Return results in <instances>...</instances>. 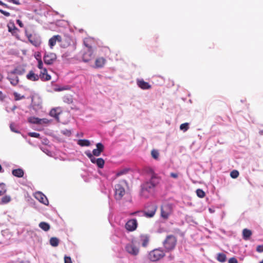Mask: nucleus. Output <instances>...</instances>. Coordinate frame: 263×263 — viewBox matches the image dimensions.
Here are the masks:
<instances>
[{
  "label": "nucleus",
  "mask_w": 263,
  "mask_h": 263,
  "mask_svg": "<svg viewBox=\"0 0 263 263\" xmlns=\"http://www.w3.org/2000/svg\"><path fill=\"white\" fill-rule=\"evenodd\" d=\"M57 59V55L55 53L50 52L45 53L43 57V60L45 64L47 65H51Z\"/></svg>",
  "instance_id": "obj_10"
},
{
  "label": "nucleus",
  "mask_w": 263,
  "mask_h": 263,
  "mask_svg": "<svg viewBox=\"0 0 263 263\" xmlns=\"http://www.w3.org/2000/svg\"><path fill=\"white\" fill-rule=\"evenodd\" d=\"M165 256V253L161 248L155 249L148 254V258L152 261L160 260Z\"/></svg>",
  "instance_id": "obj_6"
},
{
  "label": "nucleus",
  "mask_w": 263,
  "mask_h": 263,
  "mask_svg": "<svg viewBox=\"0 0 263 263\" xmlns=\"http://www.w3.org/2000/svg\"><path fill=\"white\" fill-rule=\"evenodd\" d=\"M85 45L88 48V49L85 51L82 55V60L84 62H88L92 60L94 57L93 50L91 46L88 45L86 41H84Z\"/></svg>",
  "instance_id": "obj_7"
},
{
  "label": "nucleus",
  "mask_w": 263,
  "mask_h": 263,
  "mask_svg": "<svg viewBox=\"0 0 263 263\" xmlns=\"http://www.w3.org/2000/svg\"><path fill=\"white\" fill-rule=\"evenodd\" d=\"M40 119L37 117H31L28 118L29 122L32 124H40Z\"/></svg>",
  "instance_id": "obj_30"
},
{
  "label": "nucleus",
  "mask_w": 263,
  "mask_h": 263,
  "mask_svg": "<svg viewBox=\"0 0 263 263\" xmlns=\"http://www.w3.org/2000/svg\"><path fill=\"white\" fill-rule=\"evenodd\" d=\"M252 235V232L251 230L247 229H245L242 231L243 238L245 240H248Z\"/></svg>",
  "instance_id": "obj_23"
},
{
  "label": "nucleus",
  "mask_w": 263,
  "mask_h": 263,
  "mask_svg": "<svg viewBox=\"0 0 263 263\" xmlns=\"http://www.w3.org/2000/svg\"><path fill=\"white\" fill-rule=\"evenodd\" d=\"M126 185V182L122 180L115 185V198L117 200H120L125 195Z\"/></svg>",
  "instance_id": "obj_4"
},
{
  "label": "nucleus",
  "mask_w": 263,
  "mask_h": 263,
  "mask_svg": "<svg viewBox=\"0 0 263 263\" xmlns=\"http://www.w3.org/2000/svg\"><path fill=\"white\" fill-rule=\"evenodd\" d=\"M126 251L130 255L136 256L139 254V249L133 241L127 243L125 246Z\"/></svg>",
  "instance_id": "obj_8"
},
{
  "label": "nucleus",
  "mask_w": 263,
  "mask_h": 263,
  "mask_svg": "<svg viewBox=\"0 0 263 263\" xmlns=\"http://www.w3.org/2000/svg\"><path fill=\"white\" fill-rule=\"evenodd\" d=\"M137 220L136 219H132L127 221L125 224V228L129 231H133L137 229Z\"/></svg>",
  "instance_id": "obj_12"
},
{
  "label": "nucleus",
  "mask_w": 263,
  "mask_h": 263,
  "mask_svg": "<svg viewBox=\"0 0 263 263\" xmlns=\"http://www.w3.org/2000/svg\"><path fill=\"white\" fill-rule=\"evenodd\" d=\"M10 129L12 131L15 132V133H18L17 130H16L14 128V125L13 124H11L10 126Z\"/></svg>",
  "instance_id": "obj_51"
},
{
  "label": "nucleus",
  "mask_w": 263,
  "mask_h": 263,
  "mask_svg": "<svg viewBox=\"0 0 263 263\" xmlns=\"http://www.w3.org/2000/svg\"><path fill=\"white\" fill-rule=\"evenodd\" d=\"M40 120L41 121H40V124H48L50 123L49 120H48L47 119H40Z\"/></svg>",
  "instance_id": "obj_40"
},
{
  "label": "nucleus",
  "mask_w": 263,
  "mask_h": 263,
  "mask_svg": "<svg viewBox=\"0 0 263 263\" xmlns=\"http://www.w3.org/2000/svg\"><path fill=\"white\" fill-rule=\"evenodd\" d=\"M2 79H3V76H2V75L0 73V81H2Z\"/></svg>",
  "instance_id": "obj_58"
},
{
  "label": "nucleus",
  "mask_w": 263,
  "mask_h": 263,
  "mask_svg": "<svg viewBox=\"0 0 263 263\" xmlns=\"http://www.w3.org/2000/svg\"><path fill=\"white\" fill-rule=\"evenodd\" d=\"M37 67L40 69L39 77L42 81L46 82L50 81L51 79V77L48 73L47 69L43 67V63L41 59L37 58Z\"/></svg>",
  "instance_id": "obj_3"
},
{
  "label": "nucleus",
  "mask_w": 263,
  "mask_h": 263,
  "mask_svg": "<svg viewBox=\"0 0 263 263\" xmlns=\"http://www.w3.org/2000/svg\"><path fill=\"white\" fill-rule=\"evenodd\" d=\"M0 12L6 16H9L10 15L9 12L5 11L2 9H0Z\"/></svg>",
  "instance_id": "obj_46"
},
{
  "label": "nucleus",
  "mask_w": 263,
  "mask_h": 263,
  "mask_svg": "<svg viewBox=\"0 0 263 263\" xmlns=\"http://www.w3.org/2000/svg\"><path fill=\"white\" fill-rule=\"evenodd\" d=\"M26 78L28 80L31 81H37L40 79L39 75L35 73L33 70L29 71L28 73L26 75Z\"/></svg>",
  "instance_id": "obj_18"
},
{
  "label": "nucleus",
  "mask_w": 263,
  "mask_h": 263,
  "mask_svg": "<svg viewBox=\"0 0 263 263\" xmlns=\"http://www.w3.org/2000/svg\"><path fill=\"white\" fill-rule=\"evenodd\" d=\"M85 154L92 163H96V164H104L105 161L102 158H96L95 156L93 155L90 152H86Z\"/></svg>",
  "instance_id": "obj_11"
},
{
  "label": "nucleus",
  "mask_w": 263,
  "mask_h": 263,
  "mask_svg": "<svg viewBox=\"0 0 263 263\" xmlns=\"http://www.w3.org/2000/svg\"><path fill=\"white\" fill-rule=\"evenodd\" d=\"M259 134L263 135V129L259 131Z\"/></svg>",
  "instance_id": "obj_57"
},
{
  "label": "nucleus",
  "mask_w": 263,
  "mask_h": 263,
  "mask_svg": "<svg viewBox=\"0 0 263 263\" xmlns=\"http://www.w3.org/2000/svg\"><path fill=\"white\" fill-rule=\"evenodd\" d=\"M13 95H14V99L15 101L20 100L25 98L24 96H21V95L18 94V93H17L16 92H14Z\"/></svg>",
  "instance_id": "obj_38"
},
{
  "label": "nucleus",
  "mask_w": 263,
  "mask_h": 263,
  "mask_svg": "<svg viewBox=\"0 0 263 263\" xmlns=\"http://www.w3.org/2000/svg\"><path fill=\"white\" fill-rule=\"evenodd\" d=\"M217 260L220 262H224L226 261V255L222 253H219L217 254Z\"/></svg>",
  "instance_id": "obj_25"
},
{
  "label": "nucleus",
  "mask_w": 263,
  "mask_h": 263,
  "mask_svg": "<svg viewBox=\"0 0 263 263\" xmlns=\"http://www.w3.org/2000/svg\"><path fill=\"white\" fill-rule=\"evenodd\" d=\"M6 191V184L4 183H0V196L4 195Z\"/></svg>",
  "instance_id": "obj_31"
},
{
  "label": "nucleus",
  "mask_w": 263,
  "mask_h": 263,
  "mask_svg": "<svg viewBox=\"0 0 263 263\" xmlns=\"http://www.w3.org/2000/svg\"><path fill=\"white\" fill-rule=\"evenodd\" d=\"M11 200V198L9 196H5L2 198L1 202L2 203H7Z\"/></svg>",
  "instance_id": "obj_36"
},
{
  "label": "nucleus",
  "mask_w": 263,
  "mask_h": 263,
  "mask_svg": "<svg viewBox=\"0 0 263 263\" xmlns=\"http://www.w3.org/2000/svg\"><path fill=\"white\" fill-rule=\"evenodd\" d=\"M16 108V106L15 105L13 106V107L12 108V110H14Z\"/></svg>",
  "instance_id": "obj_55"
},
{
  "label": "nucleus",
  "mask_w": 263,
  "mask_h": 263,
  "mask_svg": "<svg viewBox=\"0 0 263 263\" xmlns=\"http://www.w3.org/2000/svg\"><path fill=\"white\" fill-rule=\"evenodd\" d=\"M35 198L38 200L40 202L45 205L48 204V200L46 196L41 192H37L34 194Z\"/></svg>",
  "instance_id": "obj_13"
},
{
  "label": "nucleus",
  "mask_w": 263,
  "mask_h": 263,
  "mask_svg": "<svg viewBox=\"0 0 263 263\" xmlns=\"http://www.w3.org/2000/svg\"><path fill=\"white\" fill-rule=\"evenodd\" d=\"M28 135L31 137H34V138H39L40 136V135L39 133H35V132L29 133Z\"/></svg>",
  "instance_id": "obj_39"
},
{
  "label": "nucleus",
  "mask_w": 263,
  "mask_h": 263,
  "mask_svg": "<svg viewBox=\"0 0 263 263\" xmlns=\"http://www.w3.org/2000/svg\"><path fill=\"white\" fill-rule=\"evenodd\" d=\"M8 31L12 34H14L18 31L17 28L15 27L13 23H9L7 25Z\"/></svg>",
  "instance_id": "obj_21"
},
{
  "label": "nucleus",
  "mask_w": 263,
  "mask_h": 263,
  "mask_svg": "<svg viewBox=\"0 0 263 263\" xmlns=\"http://www.w3.org/2000/svg\"><path fill=\"white\" fill-rule=\"evenodd\" d=\"M259 263H263V260L261 261Z\"/></svg>",
  "instance_id": "obj_60"
},
{
  "label": "nucleus",
  "mask_w": 263,
  "mask_h": 263,
  "mask_svg": "<svg viewBox=\"0 0 263 263\" xmlns=\"http://www.w3.org/2000/svg\"><path fill=\"white\" fill-rule=\"evenodd\" d=\"M50 115L56 119L59 118V114L57 112L56 110L52 109L50 112Z\"/></svg>",
  "instance_id": "obj_37"
},
{
  "label": "nucleus",
  "mask_w": 263,
  "mask_h": 263,
  "mask_svg": "<svg viewBox=\"0 0 263 263\" xmlns=\"http://www.w3.org/2000/svg\"><path fill=\"white\" fill-rule=\"evenodd\" d=\"M11 73H13V74L17 76V75H22L25 72L24 69H19V68H15L13 70L10 71Z\"/></svg>",
  "instance_id": "obj_29"
},
{
  "label": "nucleus",
  "mask_w": 263,
  "mask_h": 263,
  "mask_svg": "<svg viewBox=\"0 0 263 263\" xmlns=\"http://www.w3.org/2000/svg\"><path fill=\"white\" fill-rule=\"evenodd\" d=\"M189 128V124L188 123H184L181 124L180 125V130L183 131L184 132L187 131Z\"/></svg>",
  "instance_id": "obj_32"
},
{
  "label": "nucleus",
  "mask_w": 263,
  "mask_h": 263,
  "mask_svg": "<svg viewBox=\"0 0 263 263\" xmlns=\"http://www.w3.org/2000/svg\"><path fill=\"white\" fill-rule=\"evenodd\" d=\"M61 133L67 136H70L71 134V132L68 129H65L61 131Z\"/></svg>",
  "instance_id": "obj_41"
},
{
  "label": "nucleus",
  "mask_w": 263,
  "mask_h": 263,
  "mask_svg": "<svg viewBox=\"0 0 263 263\" xmlns=\"http://www.w3.org/2000/svg\"><path fill=\"white\" fill-rule=\"evenodd\" d=\"M170 175L172 177L174 178H177L178 177V174L177 173H171Z\"/></svg>",
  "instance_id": "obj_52"
},
{
  "label": "nucleus",
  "mask_w": 263,
  "mask_h": 263,
  "mask_svg": "<svg viewBox=\"0 0 263 263\" xmlns=\"http://www.w3.org/2000/svg\"><path fill=\"white\" fill-rule=\"evenodd\" d=\"M196 192L197 196L199 197V198H203L205 196V193L201 189H197Z\"/></svg>",
  "instance_id": "obj_33"
},
{
  "label": "nucleus",
  "mask_w": 263,
  "mask_h": 263,
  "mask_svg": "<svg viewBox=\"0 0 263 263\" xmlns=\"http://www.w3.org/2000/svg\"><path fill=\"white\" fill-rule=\"evenodd\" d=\"M59 239L57 237H51L50 239V244L52 247H55L59 245Z\"/></svg>",
  "instance_id": "obj_28"
},
{
  "label": "nucleus",
  "mask_w": 263,
  "mask_h": 263,
  "mask_svg": "<svg viewBox=\"0 0 263 263\" xmlns=\"http://www.w3.org/2000/svg\"><path fill=\"white\" fill-rule=\"evenodd\" d=\"M62 40L61 36L59 35H55L53 36L49 40V45L51 48L56 44L57 42H60Z\"/></svg>",
  "instance_id": "obj_16"
},
{
  "label": "nucleus",
  "mask_w": 263,
  "mask_h": 263,
  "mask_svg": "<svg viewBox=\"0 0 263 263\" xmlns=\"http://www.w3.org/2000/svg\"><path fill=\"white\" fill-rule=\"evenodd\" d=\"M239 176V172L237 170H233L230 173V176L234 179L237 178Z\"/></svg>",
  "instance_id": "obj_34"
},
{
  "label": "nucleus",
  "mask_w": 263,
  "mask_h": 263,
  "mask_svg": "<svg viewBox=\"0 0 263 263\" xmlns=\"http://www.w3.org/2000/svg\"><path fill=\"white\" fill-rule=\"evenodd\" d=\"M97 148L92 151V155L95 156H99L101 152L103 151L104 146L101 143H98L96 144Z\"/></svg>",
  "instance_id": "obj_17"
},
{
  "label": "nucleus",
  "mask_w": 263,
  "mask_h": 263,
  "mask_svg": "<svg viewBox=\"0 0 263 263\" xmlns=\"http://www.w3.org/2000/svg\"><path fill=\"white\" fill-rule=\"evenodd\" d=\"M147 177L149 180L141 185L140 196L141 197L147 199L152 195L155 191L156 187L160 181V178L151 168L146 170Z\"/></svg>",
  "instance_id": "obj_1"
},
{
  "label": "nucleus",
  "mask_w": 263,
  "mask_h": 263,
  "mask_svg": "<svg viewBox=\"0 0 263 263\" xmlns=\"http://www.w3.org/2000/svg\"><path fill=\"white\" fill-rule=\"evenodd\" d=\"M78 144L81 146H88L90 145V141L86 139L79 140Z\"/></svg>",
  "instance_id": "obj_26"
},
{
  "label": "nucleus",
  "mask_w": 263,
  "mask_h": 263,
  "mask_svg": "<svg viewBox=\"0 0 263 263\" xmlns=\"http://www.w3.org/2000/svg\"><path fill=\"white\" fill-rule=\"evenodd\" d=\"M39 226L41 229L46 232L48 231L50 228L49 224L45 222H40Z\"/></svg>",
  "instance_id": "obj_24"
},
{
  "label": "nucleus",
  "mask_w": 263,
  "mask_h": 263,
  "mask_svg": "<svg viewBox=\"0 0 263 263\" xmlns=\"http://www.w3.org/2000/svg\"><path fill=\"white\" fill-rule=\"evenodd\" d=\"M8 2L10 3H12L14 4L20 5L21 4L19 0H7Z\"/></svg>",
  "instance_id": "obj_44"
},
{
  "label": "nucleus",
  "mask_w": 263,
  "mask_h": 263,
  "mask_svg": "<svg viewBox=\"0 0 263 263\" xmlns=\"http://www.w3.org/2000/svg\"><path fill=\"white\" fill-rule=\"evenodd\" d=\"M256 251L259 253L263 252V245L258 246L256 248Z\"/></svg>",
  "instance_id": "obj_43"
},
{
  "label": "nucleus",
  "mask_w": 263,
  "mask_h": 263,
  "mask_svg": "<svg viewBox=\"0 0 263 263\" xmlns=\"http://www.w3.org/2000/svg\"><path fill=\"white\" fill-rule=\"evenodd\" d=\"M7 79L10 81L11 84L13 86H16L19 83V78L17 76L11 73H8Z\"/></svg>",
  "instance_id": "obj_14"
},
{
  "label": "nucleus",
  "mask_w": 263,
  "mask_h": 263,
  "mask_svg": "<svg viewBox=\"0 0 263 263\" xmlns=\"http://www.w3.org/2000/svg\"><path fill=\"white\" fill-rule=\"evenodd\" d=\"M137 85L142 89H148L151 88V85L143 80H139L137 81Z\"/></svg>",
  "instance_id": "obj_19"
},
{
  "label": "nucleus",
  "mask_w": 263,
  "mask_h": 263,
  "mask_svg": "<svg viewBox=\"0 0 263 263\" xmlns=\"http://www.w3.org/2000/svg\"><path fill=\"white\" fill-rule=\"evenodd\" d=\"M142 241V246L145 247L147 246L149 241V238L146 235H141L140 236Z\"/></svg>",
  "instance_id": "obj_27"
},
{
  "label": "nucleus",
  "mask_w": 263,
  "mask_h": 263,
  "mask_svg": "<svg viewBox=\"0 0 263 263\" xmlns=\"http://www.w3.org/2000/svg\"><path fill=\"white\" fill-rule=\"evenodd\" d=\"M174 259V256L172 254H170L168 256V259L170 261L171 260H173V259Z\"/></svg>",
  "instance_id": "obj_54"
},
{
  "label": "nucleus",
  "mask_w": 263,
  "mask_h": 263,
  "mask_svg": "<svg viewBox=\"0 0 263 263\" xmlns=\"http://www.w3.org/2000/svg\"><path fill=\"white\" fill-rule=\"evenodd\" d=\"M98 166V171L101 175H103L102 172L101 171V170L103 168L104 165H97Z\"/></svg>",
  "instance_id": "obj_48"
},
{
  "label": "nucleus",
  "mask_w": 263,
  "mask_h": 263,
  "mask_svg": "<svg viewBox=\"0 0 263 263\" xmlns=\"http://www.w3.org/2000/svg\"><path fill=\"white\" fill-rule=\"evenodd\" d=\"M157 210L156 205L152 203H147L145 206V211H137L130 213V215H136L138 214H142L146 217H153L155 214Z\"/></svg>",
  "instance_id": "obj_2"
},
{
  "label": "nucleus",
  "mask_w": 263,
  "mask_h": 263,
  "mask_svg": "<svg viewBox=\"0 0 263 263\" xmlns=\"http://www.w3.org/2000/svg\"><path fill=\"white\" fill-rule=\"evenodd\" d=\"M12 174L15 177H22L24 175V171L22 168H17L13 170L12 172Z\"/></svg>",
  "instance_id": "obj_22"
},
{
  "label": "nucleus",
  "mask_w": 263,
  "mask_h": 263,
  "mask_svg": "<svg viewBox=\"0 0 263 263\" xmlns=\"http://www.w3.org/2000/svg\"><path fill=\"white\" fill-rule=\"evenodd\" d=\"M30 43L35 47H39L41 44L42 41L40 35L36 34H30L27 35Z\"/></svg>",
  "instance_id": "obj_9"
},
{
  "label": "nucleus",
  "mask_w": 263,
  "mask_h": 263,
  "mask_svg": "<svg viewBox=\"0 0 263 263\" xmlns=\"http://www.w3.org/2000/svg\"><path fill=\"white\" fill-rule=\"evenodd\" d=\"M128 170V169H124L122 171H121L117 173V176H120V175H122L123 174H126Z\"/></svg>",
  "instance_id": "obj_42"
},
{
  "label": "nucleus",
  "mask_w": 263,
  "mask_h": 263,
  "mask_svg": "<svg viewBox=\"0 0 263 263\" xmlns=\"http://www.w3.org/2000/svg\"><path fill=\"white\" fill-rule=\"evenodd\" d=\"M36 58H38V59H39V58L41 59V55H40V54H38L36 56Z\"/></svg>",
  "instance_id": "obj_56"
},
{
  "label": "nucleus",
  "mask_w": 263,
  "mask_h": 263,
  "mask_svg": "<svg viewBox=\"0 0 263 263\" xmlns=\"http://www.w3.org/2000/svg\"><path fill=\"white\" fill-rule=\"evenodd\" d=\"M3 171V168L2 167V165H0V172H2Z\"/></svg>",
  "instance_id": "obj_59"
},
{
  "label": "nucleus",
  "mask_w": 263,
  "mask_h": 263,
  "mask_svg": "<svg viewBox=\"0 0 263 263\" xmlns=\"http://www.w3.org/2000/svg\"><path fill=\"white\" fill-rule=\"evenodd\" d=\"M176 238L173 235H168L163 242V246L166 252H169L174 249L176 245Z\"/></svg>",
  "instance_id": "obj_5"
},
{
  "label": "nucleus",
  "mask_w": 263,
  "mask_h": 263,
  "mask_svg": "<svg viewBox=\"0 0 263 263\" xmlns=\"http://www.w3.org/2000/svg\"><path fill=\"white\" fill-rule=\"evenodd\" d=\"M171 214V209L168 205H164L161 206V215L164 218L167 219Z\"/></svg>",
  "instance_id": "obj_15"
},
{
  "label": "nucleus",
  "mask_w": 263,
  "mask_h": 263,
  "mask_svg": "<svg viewBox=\"0 0 263 263\" xmlns=\"http://www.w3.org/2000/svg\"><path fill=\"white\" fill-rule=\"evenodd\" d=\"M229 263H238V261L235 258L232 257L229 260Z\"/></svg>",
  "instance_id": "obj_47"
},
{
  "label": "nucleus",
  "mask_w": 263,
  "mask_h": 263,
  "mask_svg": "<svg viewBox=\"0 0 263 263\" xmlns=\"http://www.w3.org/2000/svg\"><path fill=\"white\" fill-rule=\"evenodd\" d=\"M16 23L17 24L20 26V27H23L24 26V25L23 24V23L22 22V21L20 20H16Z\"/></svg>",
  "instance_id": "obj_49"
},
{
  "label": "nucleus",
  "mask_w": 263,
  "mask_h": 263,
  "mask_svg": "<svg viewBox=\"0 0 263 263\" xmlns=\"http://www.w3.org/2000/svg\"><path fill=\"white\" fill-rule=\"evenodd\" d=\"M0 5L3 6L5 7V8H9V6L8 5L4 3L3 2H2L1 1H0Z\"/></svg>",
  "instance_id": "obj_53"
},
{
  "label": "nucleus",
  "mask_w": 263,
  "mask_h": 263,
  "mask_svg": "<svg viewBox=\"0 0 263 263\" xmlns=\"http://www.w3.org/2000/svg\"><path fill=\"white\" fill-rule=\"evenodd\" d=\"M106 63V60L103 57L98 58L95 60V67L102 68Z\"/></svg>",
  "instance_id": "obj_20"
},
{
  "label": "nucleus",
  "mask_w": 263,
  "mask_h": 263,
  "mask_svg": "<svg viewBox=\"0 0 263 263\" xmlns=\"http://www.w3.org/2000/svg\"><path fill=\"white\" fill-rule=\"evenodd\" d=\"M65 263H72L71 258L68 256H65L64 257Z\"/></svg>",
  "instance_id": "obj_45"
},
{
  "label": "nucleus",
  "mask_w": 263,
  "mask_h": 263,
  "mask_svg": "<svg viewBox=\"0 0 263 263\" xmlns=\"http://www.w3.org/2000/svg\"><path fill=\"white\" fill-rule=\"evenodd\" d=\"M5 98V95L3 94V93L0 91V100L1 101H3Z\"/></svg>",
  "instance_id": "obj_50"
},
{
  "label": "nucleus",
  "mask_w": 263,
  "mask_h": 263,
  "mask_svg": "<svg viewBox=\"0 0 263 263\" xmlns=\"http://www.w3.org/2000/svg\"><path fill=\"white\" fill-rule=\"evenodd\" d=\"M151 155L153 158L157 159L158 158L159 154L158 151L156 149H153L151 152Z\"/></svg>",
  "instance_id": "obj_35"
}]
</instances>
